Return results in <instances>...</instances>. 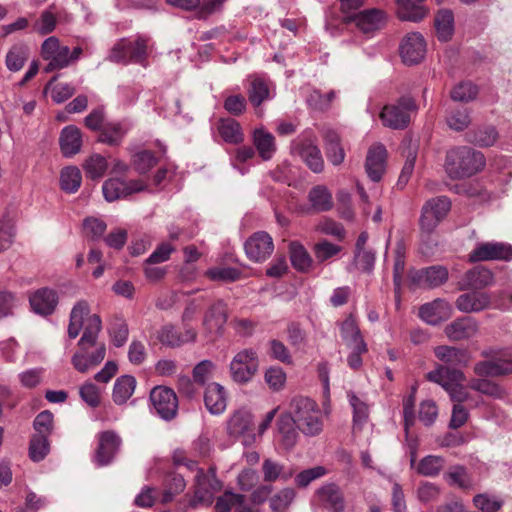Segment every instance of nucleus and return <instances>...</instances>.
Listing matches in <instances>:
<instances>
[{"label":"nucleus","instance_id":"60","mask_svg":"<svg viewBox=\"0 0 512 512\" xmlns=\"http://www.w3.org/2000/svg\"><path fill=\"white\" fill-rule=\"evenodd\" d=\"M478 89L471 82H461L454 86L450 96L452 100L458 102H468L476 98Z\"/></svg>","mask_w":512,"mask_h":512},{"label":"nucleus","instance_id":"58","mask_svg":"<svg viewBox=\"0 0 512 512\" xmlns=\"http://www.w3.org/2000/svg\"><path fill=\"white\" fill-rule=\"evenodd\" d=\"M157 163L151 151L143 150L132 156V166L140 174L147 173Z\"/></svg>","mask_w":512,"mask_h":512},{"label":"nucleus","instance_id":"12","mask_svg":"<svg viewBox=\"0 0 512 512\" xmlns=\"http://www.w3.org/2000/svg\"><path fill=\"white\" fill-rule=\"evenodd\" d=\"M146 189L147 184L140 179L126 181L120 178H109L102 186L104 198L108 202L126 198L134 193H139Z\"/></svg>","mask_w":512,"mask_h":512},{"label":"nucleus","instance_id":"46","mask_svg":"<svg viewBox=\"0 0 512 512\" xmlns=\"http://www.w3.org/2000/svg\"><path fill=\"white\" fill-rule=\"evenodd\" d=\"M107 168V159L100 154L91 155L83 163V170L86 176L92 180L102 178Z\"/></svg>","mask_w":512,"mask_h":512},{"label":"nucleus","instance_id":"39","mask_svg":"<svg viewBox=\"0 0 512 512\" xmlns=\"http://www.w3.org/2000/svg\"><path fill=\"white\" fill-rule=\"evenodd\" d=\"M289 253L292 266L300 272H308L312 267L313 260L306 248L299 242L289 244Z\"/></svg>","mask_w":512,"mask_h":512},{"label":"nucleus","instance_id":"17","mask_svg":"<svg viewBox=\"0 0 512 512\" xmlns=\"http://www.w3.org/2000/svg\"><path fill=\"white\" fill-rule=\"evenodd\" d=\"M455 305L463 313H479L493 307L492 293L480 290L463 293L457 297Z\"/></svg>","mask_w":512,"mask_h":512},{"label":"nucleus","instance_id":"37","mask_svg":"<svg viewBox=\"0 0 512 512\" xmlns=\"http://www.w3.org/2000/svg\"><path fill=\"white\" fill-rule=\"evenodd\" d=\"M221 138L230 144H239L244 140L240 124L233 118L221 119L217 126Z\"/></svg>","mask_w":512,"mask_h":512},{"label":"nucleus","instance_id":"33","mask_svg":"<svg viewBox=\"0 0 512 512\" xmlns=\"http://www.w3.org/2000/svg\"><path fill=\"white\" fill-rule=\"evenodd\" d=\"M280 442L286 449H291L297 443L299 434L293 418L287 412L282 414L277 421Z\"/></svg>","mask_w":512,"mask_h":512},{"label":"nucleus","instance_id":"30","mask_svg":"<svg viewBox=\"0 0 512 512\" xmlns=\"http://www.w3.org/2000/svg\"><path fill=\"white\" fill-rule=\"evenodd\" d=\"M323 139L328 161L334 166L342 164L345 159V152L338 133L333 129L327 128L323 131Z\"/></svg>","mask_w":512,"mask_h":512},{"label":"nucleus","instance_id":"28","mask_svg":"<svg viewBox=\"0 0 512 512\" xmlns=\"http://www.w3.org/2000/svg\"><path fill=\"white\" fill-rule=\"evenodd\" d=\"M474 372L478 376H501L512 372V360L506 357H493L489 360L478 362L474 366Z\"/></svg>","mask_w":512,"mask_h":512},{"label":"nucleus","instance_id":"57","mask_svg":"<svg viewBox=\"0 0 512 512\" xmlns=\"http://www.w3.org/2000/svg\"><path fill=\"white\" fill-rule=\"evenodd\" d=\"M444 463L442 457L429 455L420 461L417 471L424 476H435L442 470Z\"/></svg>","mask_w":512,"mask_h":512},{"label":"nucleus","instance_id":"1","mask_svg":"<svg viewBox=\"0 0 512 512\" xmlns=\"http://www.w3.org/2000/svg\"><path fill=\"white\" fill-rule=\"evenodd\" d=\"M82 328H84V332L78 342L79 351L73 355L71 361L78 372L86 373L104 360L106 347L104 344H100L94 352L89 353V349L97 343L102 321L97 314H90L89 305L83 300L77 302L71 310L68 325L69 338H76Z\"/></svg>","mask_w":512,"mask_h":512},{"label":"nucleus","instance_id":"22","mask_svg":"<svg viewBox=\"0 0 512 512\" xmlns=\"http://www.w3.org/2000/svg\"><path fill=\"white\" fill-rule=\"evenodd\" d=\"M451 314V305L448 301L441 298L425 303L419 309V317L431 325H437L447 320Z\"/></svg>","mask_w":512,"mask_h":512},{"label":"nucleus","instance_id":"51","mask_svg":"<svg viewBox=\"0 0 512 512\" xmlns=\"http://www.w3.org/2000/svg\"><path fill=\"white\" fill-rule=\"evenodd\" d=\"M405 245L403 241H398L395 249L393 265V281L395 292L398 294L402 284V278L405 270Z\"/></svg>","mask_w":512,"mask_h":512},{"label":"nucleus","instance_id":"20","mask_svg":"<svg viewBox=\"0 0 512 512\" xmlns=\"http://www.w3.org/2000/svg\"><path fill=\"white\" fill-rule=\"evenodd\" d=\"M449 273L442 265H433L415 271L411 275V282L420 288L434 289L448 280Z\"/></svg>","mask_w":512,"mask_h":512},{"label":"nucleus","instance_id":"8","mask_svg":"<svg viewBox=\"0 0 512 512\" xmlns=\"http://www.w3.org/2000/svg\"><path fill=\"white\" fill-rule=\"evenodd\" d=\"M258 368L259 359L256 350L246 348L233 357L230 363V374L235 382L243 384L252 379Z\"/></svg>","mask_w":512,"mask_h":512},{"label":"nucleus","instance_id":"11","mask_svg":"<svg viewBox=\"0 0 512 512\" xmlns=\"http://www.w3.org/2000/svg\"><path fill=\"white\" fill-rule=\"evenodd\" d=\"M451 208L450 200L445 196H439L428 200L423 208L420 218L421 229L431 233L446 217Z\"/></svg>","mask_w":512,"mask_h":512},{"label":"nucleus","instance_id":"54","mask_svg":"<svg viewBox=\"0 0 512 512\" xmlns=\"http://www.w3.org/2000/svg\"><path fill=\"white\" fill-rule=\"evenodd\" d=\"M469 386L471 389L495 399H501L505 396L504 389L487 379H472Z\"/></svg>","mask_w":512,"mask_h":512},{"label":"nucleus","instance_id":"2","mask_svg":"<svg viewBox=\"0 0 512 512\" xmlns=\"http://www.w3.org/2000/svg\"><path fill=\"white\" fill-rule=\"evenodd\" d=\"M222 488L221 482L216 477V471L211 467L208 471L202 468L196 469L193 485V495H185L178 502L173 512H189L202 507H208L213 503L214 496Z\"/></svg>","mask_w":512,"mask_h":512},{"label":"nucleus","instance_id":"44","mask_svg":"<svg viewBox=\"0 0 512 512\" xmlns=\"http://www.w3.org/2000/svg\"><path fill=\"white\" fill-rule=\"evenodd\" d=\"M438 39L448 41L454 32V15L450 10H441L435 18Z\"/></svg>","mask_w":512,"mask_h":512},{"label":"nucleus","instance_id":"13","mask_svg":"<svg viewBox=\"0 0 512 512\" xmlns=\"http://www.w3.org/2000/svg\"><path fill=\"white\" fill-rule=\"evenodd\" d=\"M492 260L511 261L512 245L503 242H483L477 244L469 254L470 262Z\"/></svg>","mask_w":512,"mask_h":512},{"label":"nucleus","instance_id":"48","mask_svg":"<svg viewBox=\"0 0 512 512\" xmlns=\"http://www.w3.org/2000/svg\"><path fill=\"white\" fill-rule=\"evenodd\" d=\"M82 182L80 170L75 166H68L62 169L60 174L61 189L67 193H75Z\"/></svg>","mask_w":512,"mask_h":512},{"label":"nucleus","instance_id":"45","mask_svg":"<svg viewBox=\"0 0 512 512\" xmlns=\"http://www.w3.org/2000/svg\"><path fill=\"white\" fill-rule=\"evenodd\" d=\"M349 403L353 409V430H361L369 417L368 405L353 393L348 394Z\"/></svg>","mask_w":512,"mask_h":512},{"label":"nucleus","instance_id":"41","mask_svg":"<svg viewBox=\"0 0 512 512\" xmlns=\"http://www.w3.org/2000/svg\"><path fill=\"white\" fill-rule=\"evenodd\" d=\"M248 98L255 107H259L264 101L271 99L268 83L262 78H253L248 88Z\"/></svg>","mask_w":512,"mask_h":512},{"label":"nucleus","instance_id":"15","mask_svg":"<svg viewBox=\"0 0 512 512\" xmlns=\"http://www.w3.org/2000/svg\"><path fill=\"white\" fill-rule=\"evenodd\" d=\"M244 250L248 259L260 263L267 260L274 250L272 237L265 231L253 233L244 243Z\"/></svg>","mask_w":512,"mask_h":512},{"label":"nucleus","instance_id":"38","mask_svg":"<svg viewBox=\"0 0 512 512\" xmlns=\"http://www.w3.org/2000/svg\"><path fill=\"white\" fill-rule=\"evenodd\" d=\"M136 387V380L131 375H123L116 379L113 387V401L118 404H124L132 396Z\"/></svg>","mask_w":512,"mask_h":512},{"label":"nucleus","instance_id":"25","mask_svg":"<svg viewBox=\"0 0 512 512\" xmlns=\"http://www.w3.org/2000/svg\"><path fill=\"white\" fill-rule=\"evenodd\" d=\"M121 444L119 436L111 431L99 435V445L96 450L95 460L99 466L107 465L118 452Z\"/></svg>","mask_w":512,"mask_h":512},{"label":"nucleus","instance_id":"50","mask_svg":"<svg viewBox=\"0 0 512 512\" xmlns=\"http://www.w3.org/2000/svg\"><path fill=\"white\" fill-rule=\"evenodd\" d=\"M253 424L252 415L248 412L235 413L228 422V432L237 437L248 432Z\"/></svg>","mask_w":512,"mask_h":512},{"label":"nucleus","instance_id":"14","mask_svg":"<svg viewBox=\"0 0 512 512\" xmlns=\"http://www.w3.org/2000/svg\"><path fill=\"white\" fill-rule=\"evenodd\" d=\"M313 505L328 512H345L344 496L334 483H327L319 487L313 497Z\"/></svg>","mask_w":512,"mask_h":512},{"label":"nucleus","instance_id":"34","mask_svg":"<svg viewBox=\"0 0 512 512\" xmlns=\"http://www.w3.org/2000/svg\"><path fill=\"white\" fill-rule=\"evenodd\" d=\"M434 353L440 361L455 366H465L470 360L466 350L453 346H438L434 349Z\"/></svg>","mask_w":512,"mask_h":512},{"label":"nucleus","instance_id":"21","mask_svg":"<svg viewBox=\"0 0 512 512\" xmlns=\"http://www.w3.org/2000/svg\"><path fill=\"white\" fill-rule=\"evenodd\" d=\"M31 310L41 316L51 315L58 304V294L55 290L44 287L29 296Z\"/></svg>","mask_w":512,"mask_h":512},{"label":"nucleus","instance_id":"16","mask_svg":"<svg viewBox=\"0 0 512 512\" xmlns=\"http://www.w3.org/2000/svg\"><path fill=\"white\" fill-rule=\"evenodd\" d=\"M150 400L156 413L164 420L175 417L178 410V399L175 392L164 386H157L150 393Z\"/></svg>","mask_w":512,"mask_h":512},{"label":"nucleus","instance_id":"9","mask_svg":"<svg viewBox=\"0 0 512 512\" xmlns=\"http://www.w3.org/2000/svg\"><path fill=\"white\" fill-rule=\"evenodd\" d=\"M41 57L47 61L44 72L50 73L54 70H60L70 65V49L62 45L60 40L51 36L44 40L41 45Z\"/></svg>","mask_w":512,"mask_h":512},{"label":"nucleus","instance_id":"18","mask_svg":"<svg viewBox=\"0 0 512 512\" xmlns=\"http://www.w3.org/2000/svg\"><path fill=\"white\" fill-rule=\"evenodd\" d=\"M346 23H354L363 34L370 35L381 29L385 24L383 11L372 8L359 13L348 15L344 18Z\"/></svg>","mask_w":512,"mask_h":512},{"label":"nucleus","instance_id":"6","mask_svg":"<svg viewBox=\"0 0 512 512\" xmlns=\"http://www.w3.org/2000/svg\"><path fill=\"white\" fill-rule=\"evenodd\" d=\"M426 377L429 381L442 386L451 400L457 402V404H461L468 399L469 394L462 384L465 376L461 370L440 365L435 370L427 373Z\"/></svg>","mask_w":512,"mask_h":512},{"label":"nucleus","instance_id":"4","mask_svg":"<svg viewBox=\"0 0 512 512\" xmlns=\"http://www.w3.org/2000/svg\"><path fill=\"white\" fill-rule=\"evenodd\" d=\"M484 155L468 146L455 147L447 151L444 168L452 179L470 177L485 166Z\"/></svg>","mask_w":512,"mask_h":512},{"label":"nucleus","instance_id":"47","mask_svg":"<svg viewBox=\"0 0 512 512\" xmlns=\"http://www.w3.org/2000/svg\"><path fill=\"white\" fill-rule=\"evenodd\" d=\"M127 129L119 122L106 124L99 135V141L111 146H117L122 142Z\"/></svg>","mask_w":512,"mask_h":512},{"label":"nucleus","instance_id":"31","mask_svg":"<svg viewBox=\"0 0 512 512\" xmlns=\"http://www.w3.org/2000/svg\"><path fill=\"white\" fill-rule=\"evenodd\" d=\"M59 143L63 156H74L80 151L82 146L80 130L73 125L64 127L60 133Z\"/></svg>","mask_w":512,"mask_h":512},{"label":"nucleus","instance_id":"3","mask_svg":"<svg viewBox=\"0 0 512 512\" xmlns=\"http://www.w3.org/2000/svg\"><path fill=\"white\" fill-rule=\"evenodd\" d=\"M288 413L293 418L297 429L305 436H317L323 431V414L314 400L296 396L290 402Z\"/></svg>","mask_w":512,"mask_h":512},{"label":"nucleus","instance_id":"24","mask_svg":"<svg viewBox=\"0 0 512 512\" xmlns=\"http://www.w3.org/2000/svg\"><path fill=\"white\" fill-rule=\"evenodd\" d=\"M386 156L387 151L382 144L377 143L369 148L365 162V169L368 177L372 181L378 182L381 179L385 171Z\"/></svg>","mask_w":512,"mask_h":512},{"label":"nucleus","instance_id":"36","mask_svg":"<svg viewBox=\"0 0 512 512\" xmlns=\"http://www.w3.org/2000/svg\"><path fill=\"white\" fill-rule=\"evenodd\" d=\"M186 488L184 477L180 474L170 473L166 476L163 483V491L159 495V501L167 504L173 501L176 495L183 492Z\"/></svg>","mask_w":512,"mask_h":512},{"label":"nucleus","instance_id":"5","mask_svg":"<svg viewBox=\"0 0 512 512\" xmlns=\"http://www.w3.org/2000/svg\"><path fill=\"white\" fill-rule=\"evenodd\" d=\"M152 48L153 42L146 35H138L134 40L123 38L114 45L108 59L121 64H143Z\"/></svg>","mask_w":512,"mask_h":512},{"label":"nucleus","instance_id":"63","mask_svg":"<svg viewBox=\"0 0 512 512\" xmlns=\"http://www.w3.org/2000/svg\"><path fill=\"white\" fill-rule=\"evenodd\" d=\"M79 394L88 406L96 408L100 405V390L92 382H85L79 388Z\"/></svg>","mask_w":512,"mask_h":512},{"label":"nucleus","instance_id":"35","mask_svg":"<svg viewBox=\"0 0 512 512\" xmlns=\"http://www.w3.org/2000/svg\"><path fill=\"white\" fill-rule=\"evenodd\" d=\"M253 143L258 151L259 156L264 160H270L275 151V138L264 128H257L253 132Z\"/></svg>","mask_w":512,"mask_h":512},{"label":"nucleus","instance_id":"32","mask_svg":"<svg viewBox=\"0 0 512 512\" xmlns=\"http://www.w3.org/2000/svg\"><path fill=\"white\" fill-rule=\"evenodd\" d=\"M204 403L210 413L216 415L223 413L227 405L224 388L218 383L209 384L205 390Z\"/></svg>","mask_w":512,"mask_h":512},{"label":"nucleus","instance_id":"52","mask_svg":"<svg viewBox=\"0 0 512 512\" xmlns=\"http://www.w3.org/2000/svg\"><path fill=\"white\" fill-rule=\"evenodd\" d=\"M341 336L346 342L347 346L358 345L360 342H365L357 322L353 316L347 317L341 324Z\"/></svg>","mask_w":512,"mask_h":512},{"label":"nucleus","instance_id":"56","mask_svg":"<svg viewBox=\"0 0 512 512\" xmlns=\"http://www.w3.org/2000/svg\"><path fill=\"white\" fill-rule=\"evenodd\" d=\"M342 251V247L333 244L327 240H321L313 247L315 259L319 263L326 262L333 257L337 256Z\"/></svg>","mask_w":512,"mask_h":512},{"label":"nucleus","instance_id":"59","mask_svg":"<svg viewBox=\"0 0 512 512\" xmlns=\"http://www.w3.org/2000/svg\"><path fill=\"white\" fill-rule=\"evenodd\" d=\"M57 79L53 77L47 84L46 90L51 89V98L56 103H62L69 99L75 93V87L69 83H58L52 86V83Z\"/></svg>","mask_w":512,"mask_h":512},{"label":"nucleus","instance_id":"29","mask_svg":"<svg viewBox=\"0 0 512 512\" xmlns=\"http://www.w3.org/2000/svg\"><path fill=\"white\" fill-rule=\"evenodd\" d=\"M397 15L403 21L419 22L428 14L424 0H396Z\"/></svg>","mask_w":512,"mask_h":512},{"label":"nucleus","instance_id":"49","mask_svg":"<svg viewBox=\"0 0 512 512\" xmlns=\"http://www.w3.org/2000/svg\"><path fill=\"white\" fill-rule=\"evenodd\" d=\"M448 127L454 131H463L471 123L470 110L465 107L451 109L446 115Z\"/></svg>","mask_w":512,"mask_h":512},{"label":"nucleus","instance_id":"40","mask_svg":"<svg viewBox=\"0 0 512 512\" xmlns=\"http://www.w3.org/2000/svg\"><path fill=\"white\" fill-rule=\"evenodd\" d=\"M226 322L225 307L222 301L213 304L206 312L203 326L208 332L218 331Z\"/></svg>","mask_w":512,"mask_h":512},{"label":"nucleus","instance_id":"64","mask_svg":"<svg viewBox=\"0 0 512 512\" xmlns=\"http://www.w3.org/2000/svg\"><path fill=\"white\" fill-rule=\"evenodd\" d=\"M109 334L113 345L122 347L128 340L129 329L124 321L118 320L111 325Z\"/></svg>","mask_w":512,"mask_h":512},{"label":"nucleus","instance_id":"26","mask_svg":"<svg viewBox=\"0 0 512 512\" xmlns=\"http://www.w3.org/2000/svg\"><path fill=\"white\" fill-rule=\"evenodd\" d=\"M478 330L477 321L471 317H461L445 327V335L452 341L473 337Z\"/></svg>","mask_w":512,"mask_h":512},{"label":"nucleus","instance_id":"43","mask_svg":"<svg viewBox=\"0 0 512 512\" xmlns=\"http://www.w3.org/2000/svg\"><path fill=\"white\" fill-rule=\"evenodd\" d=\"M28 57L29 48L25 44H15L6 55V67L12 72H17L23 68Z\"/></svg>","mask_w":512,"mask_h":512},{"label":"nucleus","instance_id":"53","mask_svg":"<svg viewBox=\"0 0 512 512\" xmlns=\"http://www.w3.org/2000/svg\"><path fill=\"white\" fill-rule=\"evenodd\" d=\"M445 480L449 485L457 486L459 488H470L473 481L463 466H453L444 475Z\"/></svg>","mask_w":512,"mask_h":512},{"label":"nucleus","instance_id":"42","mask_svg":"<svg viewBox=\"0 0 512 512\" xmlns=\"http://www.w3.org/2000/svg\"><path fill=\"white\" fill-rule=\"evenodd\" d=\"M262 470L266 482H274L278 479L288 481L294 475L292 469L285 470L283 465L269 458L263 461Z\"/></svg>","mask_w":512,"mask_h":512},{"label":"nucleus","instance_id":"23","mask_svg":"<svg viewBox=\"0 0 512 512\" xmlns=\"http://www.w3.org/2000/svg\"><path fill=\"white\" fill-rule=\"evenodd\" d=\"M494 282V275L488 268L483 266H476L468 270L461 281L459 286L461 290H480L483 291L487 286L492 285Z\"/></svg>","mask_w":512,"mask_h":512},{"label":"nucleus","instance_id":"19","mask_svg":"<svg viewBox=\"0 0 512 512\" xmlns=\"http://www.w3.org/2000/svg\"><path fill=\"white\" fill-rule=\"evenodd\" d=\"M400 56L405 64L419 63L426 53V42L418 32L408 33L400 44Z\"/></svg>","mask_w":512,"mask_h":512},{"label":"nucleus","instance_id":"61","mask_svg":"<svg viewBox=\"0 0 512 512\" xmlns=\"http://www.w3.org/2000/svg\"><path fill=\"white\" fill-rule=\"evenodd\" d=\"M296 496L292 488H285L273 496L270 500V508L273 512H284L293 502Z\"/></svg>","mask_w":512,"mask_h":512},{"label":"nucleus","instance_id":"62","mask_svg":"<svg viewBox=\"0 0 512 512\" xmlns=\"http://www.w3.org/2000/svg\"><path fill=\"white\" fill-rule=\"evenodd\" d=\"M206 275L213 281L230 282L239 279L241 272L232 267H214L210 268Z\"/></svg>","mask_w":512,"mask_h":512},{"label":"nucleus","instance_id":"10","mask_svg":"<svg viewBox=\"0 0 512 512\" xmlns=\"http://www.w3.org/2000/svg\"><path fill=\"white\" fill-rule=\"evenodd\" d=\"M415 109L416 105L411 97H402L396 104L386 105L380 118L387 127L403 129L409 124L410 115Z\"/></svg>","mask_w":512,"mask_h":512},{"label":"nucleus","instance_id":"55","mask_svg":"<svg viewBox=\"0 0 512 512\" xmlns=\"http://www.w3.org/2000/svg\"><path fill=\"white\" fill-rule=\"evenodd\" d=\"M49 452V442L44 434H34L30 440L29 457L34 462L43 460Z\"/></svg>","mask_w":512,"mask_h":512},{"label":"nucleus","instance_id":"7","mask_svg":"<svg viewBox=\"0 0 512 512\" xmlns=\"http://www.w3.org/2000/svg\"><path fill=\"white\" fill-rule=\"evenodd\" d=\"M292 151L299 155L314 173L323 171L324 160L316 144V138L311 132L306 131L297 137L292 142Z\"/></svg>","mask_w":512,"mask_h":512},{"label":"nucleus","instance_id":"27","mask_svg":"<svg viewBox=\"0 0 512 512\" xmlns=\"http://www.w3.org/2000/svg\"><path fill=\"white\" fill-rule=\"evenodd\" d=\"M309 211L321 213L330 211L333 208L332 192L323 184L313 186L307 195Z\"/></svg>","mask_w":512,"mask_h":512}]
</instances>
